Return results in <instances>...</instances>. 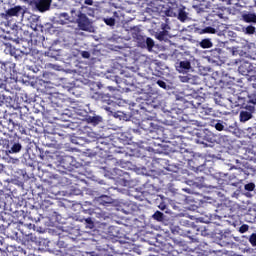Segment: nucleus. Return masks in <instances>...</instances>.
Wrapping results in <instances>:
<instances>
[{"label":"nucleus","mask_w":256,"mask_h":256,"mask_svg":"<svg viewBox=\"0 0 256 256\" xmlns=\"http://www.w3.org/2000/svg\"><path fill=\"white\" fill-rule=\"evenodd\" d=\"M104 23H106L108 27H115V18H104Z\"/></svg>","instance_id":"obj_49"},{"label":"nucleus","mask_w":256,"mask_h":256,"mask_svg":"<svg viewBox=\"0 0 256 256\" xmlns=\"http://www.w3.org/2000/svg\"><path fill=\"white\" fill-rule=\"evenodd\" d=\"M5 101V95L0 94V103H4Z\"/></svg>","instance_id":"obj_64"},{"label":"nucleus","mask_w":256,"mask_h":256,"mask_svg":"<svg viewBox=\"0 0 256 256\" xmlns=\"http://www.w3.org/2000/svg\"><path fill=\"white\" fill-rule=\"evenodd\" d=\"M0 145L7 153H19L23 149L19 140L13 137L0 138Z\"/></svg>","instance_id":"obj_6"},{"label":"nucleus","mask_w":256,"mask_h":256,"mask_svg":"<svg viewBox=\"0 0 256 256\" xmlns=\"http://www.w3.org/2000/svg\"><path fill=\"white\" fill-rule=\"evenodd\" d=\"M249 231V225L247 224H243L240 228H239V233H247Z\"/></svg>","instance_id":"obj_56"},{"label":"nucleus","mask_w":256,"mask_h":256,"mask_svg":"<svg viewBox=\"0 0 256 256\" xmlns=\"http://www.w3.org/2000/svg\"><path fill=\"white\" fill-rule=\"evenodd\" d=\"M246 191H255V183H248L244 186Z\"/></svg>","instance_id":"obj_53"},{"label":"nucleus","mask_w":256,"mask_h":256,"mask_svg":"<svg viewBox=\"0 0 256 256\" xmlns=\"http://www.w3.org/2000/svg\"><path fill=\"white\" fill-rule=\"evenodd\" d=\"M132 37L135 39L138 47H141L142 49L147 48L148 51H152L153 47H155V41H153L152 38H147L143 35H141V29L139 27L134 26L132 29Z\"/></svg>","instance_id":"obj_4"},{"label":"nucleus","mask_w":256,"mask_h":256,"mask_svg":"<svg viewBox=\"0 0 256 256\" xmlns=\"http://www.w3.org/2000/svg\"><path fill=\"white\" fill-rule=\"evenodd\" d=\"M85 221H86L88 227H89L90 229H93V227H94L93 218L88 217V218L85 219Z\"/></svg>","instance_id":"obj_58"},{"label":"nucleus","mask_w":256,"mask_h":256,"mask_svg":"<svg viewBox=\"0 0 256 256\" xmlns=\"http://www.w3.org/2000/svg\"><path fill=\"white\" fill-rule=\"evenodd\" d=\"M199 105V98H193L192 100H185L183 105V111L188 115H195L197 113V107Z\"/></svg>","instance_id":"obj_12"},{"label":"nucleus","mask_w":256,"mask_h":256,"mask_svg":"<svg viewBox=\"0 0 256 256\" xmlns=\"http://www.w3.org/2000/svg\"><path fill=\"white\" fill-rule=\"evenodd\" d=\"M83 15V12H81L77 8H71L66 14V21H69V23H76L79 21V17Z\"/></svg>","instance_id":"obj_14"},{"label":"nucleus","mask_w":256,"mask_h":256,"mask_svg":"<svg viewBox=\"0 0 256 256\" xmlns=\"http://www.w3.org/2000/svg\"><path fill=\"white\" fill-rule=\"evenodd\" d=\"M198 11L205 13L207 9H211L213 7V4L211 3V0H198Z\"/></svg>","instance_id":"obj_25"},{"label":"nucleus","mask_w":256,"mask_h":256,"mask_svg":"<svg viewBox=\"0 0 256 256\" xmlns=\"http://www.w3.org/2000/svg\"><path fill=\"white\" fill-rule=\"evenodd\" d=\"M244 33L246 35H253L255 34V27L253 25H249L246 28H244Z\"/></svg>","instance_id":"obj_44"},{"label":"nucleus","mask_w":256,"mask_h":256,"mask_svg":"<svg viewBox=\"0 0 256 256\" xmlns=\"http://www.w3.org/2000/svg\"><path fill=\"white\" fill-rule=\"evenodd\" d=\"M249 243L253 246L256 247V233H252L249 236Z\"/></svg>","instance_id":"obj_51"},{"label":"nucleus","mask_w":256,"mask_h":256,"mask_svg":"<svg viewBox=\"0 0 256 256\" xmlns=\"http://www.w3.org/2000/svg\"><path fill=\"white\" fill-rule=\"evenodd\" d=\"M156 84L158 87H161V89H167V83L163 80H157Z\"/></svg>","instance_id":"obj_55"},{"label":"nucleus","mask_w":256,"mask_h":256,"mask_svg":"<svg viewBox=\"0 0 256 256\" xmlns=\"http://www.w3.org/2000/svg\"><path fill=\"white\" fill-rule=\"evenodd\" d=\"M53 207H54V204L53 202H51V200H43L40 205V209L44 211L46 217H48L55 211V208Z\"/></svg>","instance_id":"obj_18"},{"label":"nucleus","mask_w":256,"mask_h":256,"mask_svg":"<svg viewBox=\"0 0 256 256\" xmlns=\"http://www.w3.org/2000/svg\"><path fill=\"white\" fill-rule=\"evenodd\" d=\"M121 211L124 215H134L139 211V206L135 202H126L121 206Z\"/></svg>","instance_id":"obj_15"},{"label":"nucleus","mask_w":256,"mask_h":256,"mask_svg":"<svg viewBox=\"0 0 256 256\" xmlns=\"http://www.w3.org/2000/svg\"><path fill=\"white\" fill-rule=\"evenodd\" d=\"M204 223H212L213 222V215L206 216V218H202Z\"/></svg>","instance_id":"obj_59"},{"label":"nucleus","mask_w":256,"mask_h":256,"mask_svg":"<svg viewBox=\"0 0 256 256\" xmlns=\"http://www.w3.org/2000/svg\"><path fill=\"white\" fill-rule=\"evenodd\" d=\"M140 125L141 129L148 131V141H151V139H159V136L155 134V124H153L150 119L143 120Z\"/></svg>","instance_id":"obj_11"},{"label":"nucleus","mask_w":256,"mask_h":256,"mask_svg":"<svg viewBox=\"0 0 256 256\" xmlns=\"http://www.w3.org/2000/svg\"><path fill=\"white\" fill-rule=\"evenodd\" d=\"M196 143L204 145V147H209L211 143H215V134L209 129L200 130L197 132Z\"/></svg>","instance_id":"obj_7"},{"label":"nucleus","mask_w":256,"mask_h":256,"mask_svg":"<svg viewBox=\"0 0 256 256\" xmlns=\"http://www.w3.org/2000/svg\"><path fill=\"white\" fill-rule=\"evenodd\" d=\"M220 244L223 247H227V245H233V235L231 232H225L220 237Z\"/></svg>","instance_id":"obj_22"},{"label":"nucleus","mask_w":256,"mask_h":256,"mask_svg":"<svg viewBox=\"0 0 256 256\" xmlns=\"http://www.w3.org/2000/svg\"><path fill=\"white\" fill-rule=\"evenodd\" d=\"M176 17L179 19V21L185 22L187 21V12L185 11V7H180V10L176 14Z\"/></svg>","instance_id":"obj_33"},{"label":"nucleus","mask_w":256,"mask_h":256,"mask_svg":"<svg viewBox=\"0 0 256 256\" xmlns=\"http://www.w3.org/2000/svg\"><path fill=\"white\" fill-rule=\"evenodd\" d=\"M205 183V178L204 177H196L194 180V184L197 185V187H203Z\"/></svg>","instance_id":"obj_45"},{"label":"nucleus","mask_w":256,"mask_h":256,"mask_svg":"<svg viewBox=\"0 0 256 256\" xmlns=\"http://www.w3.org/2000/svg\"><path fill=\"white\" fill-rule=\"evenodd\" d=\"M84 4L85 5H93V0H85Z\"/></svg>","instance_id":"obj_62"},{"label":"nucleus","mask_w":256,"mask_h":256,"mask_svg":"<svg viewBox=\"0 0 256 256\" xmlns=\"http://www.w3.org/2000/svg\"><path fill=\"white\" fill-rule=\"evenodd\" d=\"M193 231H195V228H189L186 233L192 241H195V234H193Z\"/></svg>","instance_id":"obj_52"},{"label":"nucleus","mask_w":256,"mask_h":256,"mask_svg":"<svg viewBox=\"0 0 256 256\" xmlns=\"http://www.w3.org/2000/svg\"><path fill=\"white\" fill-rule=\"evenodd\" d=\"M157 39H159V41L167 40V31H161L158 33Z\"/></svg>","instance_id":"obj_50"},{"label":"nucleus","mask_w":256,"mask_h":256,"mask_svg":"<svg viewBox=\"0 0 256 256\" xmlns=\"http://www.w3.org/2000/svg\"><path fill=\"white\" fill-rule=\"evenodd\" d=\"M157 6L155 7L157 13H163L166 17H177L179 10L183 7L177 2H163L157 1Z\"/></svg>","instance_id":"obj_3"},{"label":"nucleus","mask_w":256,"mask_h":256,"mask_svg":"<svg viewBox=\"0 0 256 256\" xmlns=\"http://www.w3.org/2000/svg\"><path fill=\"white\" fill-rule=\"evenodd\" d=\"M97 205H103V207H109V205H113V198L107 195H100L95 198Z\"/></svg>","instance_id":"obj_21"},{"label":"nucleus","mask_w":256,"mask_h":256,"mask_svg":"<svg viewBox=\"0 0 256 256\" xmlns=\"http://www.w3.org/2000/svg\"><path fill=\"white\" fill-rule=\"evenodd\" d=\"M51 1L52 0H38L36 1V9L40 13H45V11H49L51 9Z\"/></svg>","instance_id":"obj_20"},{"label":"nucleus","mask_w":256,"mask_h":256,"mask_svg":"<svg viewBox=\"0 0 256 256\" xmlns=\"http://www.w3.org/2000/svg\"><path fill=\"white\" fill-rule=\"evenodd\" d=\"M221 53H223V50H221V48H215L211 50L210 57L212 61L217 62L218 59H221Z\"/></svg>","instance_id":"obj_31"},{"label":"nucleus","mask_w":256,"mask_h":256,"mask_svg":"<svg viewBox=\"0 0 256 256\" xmlns=\"http://www.w3.org/2000/svg\"><path fill=\"white\" fill-rule=\"evenodd\" d=\"M147 97L146 99H143L141 102L140 109L143 111H149V107H153V105H149L148 101H151V96L153 95V89L150 88V90L146 93Z\"/></svg>","instance_id":"obj_24"},{"label":"nucleus","mask_w":256,"mask_h":256,"mask_svg":"<svg viewBox=\"0 0 256 256\" xmlns=\"http://www.w3.org/2000/svg\"><path fill=\"white\" fill-rule=\"evenodd\" d=\"M159 209H161V211H165V209H167V206L165 204H160Z\"/></svg>","instance_id":"obj_61"},{"label":"nucleus","mask_w":256,"mask_h":256,"mask_svg":"<svg viewBox=\"0 0 256 256\" xmlns=\"http://www.w3.org/2000/svg\"><path fill=\"white\" fill-rule=\"evenodd\" d=\"M189 69H191V62L187 60L180 62L179 71H189Z\"/></svg>","instance_id":"obj_35"},{"label":"nucleus","mask_w":256,"mask_h":256,"mask_svg":"<svg viewBox=\"0 0 256 256\" xmlns=\"http://www.w3.org/2000/svg\"><path fill=\"white\" fill-rule=\"evenodd\" d=\"M181 83H193V76L191 74H184L179 76Z\"/></svg>","instance_id":"obj_37"},{"label":"nucleus","mask_w":256,"mask_h":256,"mask_svg":"<svg viewBox=\"0 0 256 256\" xmlns=\"http://www.w3.org/2000/svg\"><path fill=\"white\" fill-rule=\"evenodd\" d=\"M53 23L56 29H59V25L63 27L65 25V13H61L53 18Z\"/></svg>","instance_id":"obj_28"},{"label":"nucleus","mask_w":256,"mask_h":256,"mask_svg":"<svg viewBox=\"0 0 256 256\" xmlns=\"http://www.w3.org/2000/svg\"><path fill=\"white\" fill-rule=\"evenodd\" d=\"M218 183H219L222 187H225V185H230L231 187H236V186H237V184H235V183H231V182H229V181H227V180H221V179L218 180Z\"/></svg>","instance_id":"obj_48"},{"label":"nucleus","mask_w":256,"mask_h":256,"mask_svg":"<svg viewBox=\"0 0 256 256\" xmlns=\"http://www.w3.org/2000/svg\"><path fill=\"white\" fill-rule=\"evenodd\" d=\"M49 221L53 223L54 229L53 233L58 237V245L59 247L65 246V241L63 237H65V218L57 212H53L51 215L48 216Z\"/></svg>","instance_id":"obj_1"},{"label":"nucleus","mask_w":256,"mask_h":256,"mask_svg":"<svg viewBox=\"0 0 256 256\" xmlns=\"http://www.w3.org/2000/svg\"><path fill=\"white\" fill-rule=\"evenodd\" d=\"M66 137H69L71 143L74 145H83V138L75 136V133H67Z\"/></svg>","instance_id":"obj_29"},{"label":"nucleus","mask_w":256,"mask_h":256,"mask_svg":"<svg viewBox=\"0 0 256 256\" xmlns=\"http://www.w3.org/2000/svg\"><path fill=\"white\" fill-rule=\"evenodd\" d=\"M55 164L57 167H65V157L62 155H56Z\"/></svg>","instance_id":"obj_38"},{"label":"nucleus","mask_w":256,"mask_h":256,"mask_svg":"<svg viewBox=\"0 0 256 256\" xmlns=\"http://www.w3.org/2000/svg\"><path fill=\"white\" fill-rule=\"evenodd\" d=\"M65 163H66V165H69L70 167H75L76 169H77V167H79V164L77 163V161L75 160V158L73 156L66 155Z\"/></svg>","instance_id":"obj_32"},{"label":"nucleus","mask_w":256,"mask_h":256,"mask_svg":"<svg viewBox=\"0 0 256 256\" xmlns=\"http://www.w3.org/2000/svg\"><path fill=\"white\" fill-rule=\"evenodd\" d=\"M69 119L65 120V129L66 134L69 133V131H79V129L81 128V124H79V122L75 121L74 118H71V115L68 116Z\"/></svg>","instance_id":"obj_17"},{"label":"nucleus","mask_w":256,"mask_h":256,"mask_svg":"<svg viewBox=\"0 0 256 256\" xmlns=\"http://www.w3.org/2000/svg\"><path fill=\"white\" fill-rule=\"evenodd\" d=\"M213 125L216 129V131H223L225 129V126L223 125V121L219 120L218 122H213Z\"/></svg>","instance_id":"obj_46"},{"label":"nucleus","mask_w":256,"mask_h":256,"mask_svg":"<svg viewBox=\"0 0 256 256\" xmlns=\"http://www.w3.org/2000/svg\"><path fill=\"white\" fill-rule=\"evenodd\" d=\"M242 19L245 23H256V14L255 13L243 14Z\"/></svg>","instance_id":"obj_30"},{"label":"nucleus","mask_w":256,"mask_h":256,"mask_svg":"<svg viewBox=\"0 0 256 256\" xmlns=\"http://www.w3.org/2000/svg\"><path fill=\"white\" fill-rule=\"evenodd\" d=\"M199 46L202 49H211V47H213V42H211V39L205 38L199 42Z\"/></svg>","instance_id":"obj_34"},{"label":"nucleus","mask_w":256,"mask_h":256,"mask_svg":"<svg viewBox=\"0 0 256 256\" xmlns=\"http://www.w3.org/2000/svg\"><path fill=\"white\" fill-rule=\"evenodd\" d=\"M8 133H13V135H27V130L25 127L19 123H15L13 120L7 122Z\"/></svg>","instance_id":"obj_10"},{"label":"nucleus","mask_w":256,"mask_h":256,"mask_svg":"<svg viewBox=\"0 0 256 256\" xmlns=\"http://www.w3.org/2000/svg\"><path fill=\"white\" fill-rule=\"evenodd\" d=\"M235 63H240L238 71L241 75H249L253 73V65L249 61L236 60Z\"/></svg>","instance_id":"obj_13"},{"label":"nucleus","mask_w":256,"mask_h":256,"mask_svg":"<svg viewBox=\"0 0 256 256\" xmlns=\"http://www.w3.org/2000/svg\"><path fill=\"white\" fill-rule=\"evenodd\" d=\"M22 12H23V7L14 6L6 10L4 13V16H5V19H9V17H19V15H21Z\"/></svg>","instance_id":"obj_19"},{"label":"nucleus","mask_w":256,"mask_h":256,"mask_svg":"<svg viewBox=\"0 0 256 256\" xmlns=\"http://www.w3.org/2000/svg\"><path fill=\"white\" fill-rule=\"evenodd\" d=\"M89 215H91L92 217H97V219H99L98 223H101V225H103L104 227L109 228V222L111 221V217H109V215L101 210H88Z\"/></svg>","instance_id":"obj_9"},{"label":"nucleus","mask_w":256,"mask_h":256,"mask_svg":"<svg viewBox=\"0 0 256 256\" xmlns=\"http://www.w3.org/2000/svg\"><path fill=\"white\" fill-rule=\"evenodd\" d=\"M201 34H205V33H208L210 35H215V33H217V29L211 27V26H208V27H205L203 28L201 31H200Z\"/></svg>","instance_id":"obj_42"},{"label":"nucleus","mask_w":256,"mask_h":256,"mask_svg":"<svg viewBox=\"0 0 256 256\" xmlns=\"http://www.w3.org/2000/svg\"><path fill=\"white\" fill-rule=\"evenodd\" d=\"M86 121L90 125L97 126V125H99V123H103V117H101L99 115L87 116Z\"/></svg>","instance_id":"obj_27"},{"label":"nucleus","mask_w":256,"mask_h":256,"mask_svg":"<svg viewBox=\"0 0 256 256\" xmlns=\"http://www.w3.org/2000/svg\"><path fill=\"white\" fill-rule=\"evenodd\" d=\"M256 107V94H249L244 102L241 104V109L239 118L241 123H247L250 119H253V114L255 113Z\"/></svg>","instance_id":"obj_2"},{"label":"nucleus","mask_w":256,"mask_h":256,"mask_svg":"<svg viewBox=\"0 0 256 256\" xmlns=\"http://www.w3.org/2000/svg\"><path fill=\"white\" fill-rule=\"evenodd\" d=\"M5 101V95L0 94V103H4Z\"/></svg>","instance_id":"obj_63"},{"label":"nucleus","mask_w":256,"mask_h":256,"mask_svg":"<svg viewBox=\"0 0 256 256\" xmlns=\"http://www.w3.org/2000/svg\"><path fill=\"white\" fill-rule=\"evenodd\" d=\"M78 29L80 31H86V33H95V27H93V21L87 17V14L82 13L77 20Z\"/></svg>","instance_id":"obj_8"},{"label":"nucleus","mask_w":256,"mask_h":256,"mask_svg":"<svg viewBox=\"0 0 256 256\" xmlns=\"http://www.w3.org/2000/svg\"><path fill=\"white\" fill-rule=\"evenodd\" d=\"M117 159H107L106 160V169H109V171L113 174L115 173L116 179H119V181H124V183H129V173L123 172V170L117 168Z\"/></svg>","instance_id":"obj_5"},{"label":"nucleus","mask_w":256,"mask_h":256,"mask_svg":"<svg viewBox=\"0 0 256 256\" xmlns=\"http://www.w3.org/2000/svg\"><path fill=\"white\" fill-rule=\"evenodd\" d=\"M81 57H83V59H89V57H91V53H89V51H82Z\"/></svg>","instance_id":"obj_60"},{"label":"nucleus","mask_w":256,"mask_h":256,"mask_svg":"<svg viewBox=\"0 0 256 256\" xmlns=\"http://www.w3.org/2000/svg\"><path fill=\"white\" fill-rule=\"evenodd\" d=\"M66 233H69L70 235H73V233L76 235H79V228L77 226H66Z\"/></svg>","instance_id":"obj_41"},{"label":"nucleus","mask_w":256,"mask_h":256,"mask_svg":"<svg viewBox=\"0 0 256 256\" xmlns=\"http://www.w3.org/2000/svg\"><path fill=\"white\" fill-rule=\"evenodd\" d=\"M248 83L250 87H253V89H256V76L255 74L248 77Z\"/></svg>","instance_id":"obj_43"},{"label":"nucleus","mask_w":256,"mask_h":256,"mask_svg":"<svg viewBox=\"0 0 256 256\" xmlns=\"http://www.w3.org/2000/svg\"><path fill=\"white\" fill-rule=\"evenodd\" d=\"M42 181L46 185H49V187H53V178L50 177L49 179H45V178L42 177Z\"/></svg>","instance_id":"obj_57"},{"label":"nucleus","mask_w":256,"mask_h":256,"mask_svg":"<svg viewBox=\"0 0 256 256\" xmlns=\"http://www.w3.org/2000/svg\"><path fill=\"white\" fill-rule=\"evenodd\" d=\"M42 31H44L45 33H49V35H55V33H59V30L57 29V26L54 22H47L42 25Z\"/></svg>","instance_id":"obj_23"},{"label":"nucleus","mask_w":256,"mask_h":256,"mask_svg":"<svg viewBox=\"0 0 256 256\" xmlns=\"http://www.w3.org/2000/svg\"><path fill=\"white\" fill-rule=\"evenodd\" d=\"M0 71H2V73H7L9 71V63L1 62L0 63Z\"/></svg>","instance_id":"obj_47"},{"label":"nucleus","mask_w":256,"mask_h":256,"mask_svg":"<svg viewBox=\"0 0 256 256\" xmlns=\"http://www.w3.org/2000/svg\"><path fill=\"white\" fill-rule=\"evenodd\" d=\"M201 161H203V163H199V159L197 158H193L191 160V163H193L195 166H194V169H197V171H199V169H201V167H203V165H205V160L203 158H200Z\"/></svg>","instance_id":"obj_39"},{"label":"nucleus","mask_w":256,"mask_h":256,"mask_svg":"<svg viewBox=\"0 0 256 256\" xmlns=\"http://www.w3.org/2000/svg\"><path fill=\"white\" fill-rule=\"evenodd\" d=\"M92 99H94V101H97V103H102L105 105H111V103H113V101L111 100V95L99 92L94 93L92 95Z\"/></svg>","instance_id":"obj_16"},{"label":"nucleus","mask_w":256,"mask_h":256,"mask_svg":"<svg viewBox=\"0 0 256 256\" xmlns=\"http://www.w3.org/2000/svg\"><path fill=\"white\" fill-rule=\"evenodd\" d=\"M222 1V3H225V5H237L239 3V0H219Z\"/></svg>","instance_id":"obj_54"},{"label":"nucleus","mask_w":256,"mask_h":256,"mask_svg":"<svg viewBox=\"0 0 256 256\" xmlns=\"http://www.w3.org/2000/svg\"><path fill=\"white\" fill-rule=\"evenodd\" d=\"M152 219H154L155 221H163L165 219V214H163L161 211H156L153 215H152Z\"/></svg>","instance_id":"obj_40"},{"label":"nucleus","mask_w":256,"mask_h":256,"mask_svg":"<svg viewBox=\"0 0 256 256\" xmlns=\"http://www.w3.org/2000/svg\"><path fill=\"white\" fill-rule=\"evenodd\" d=\"M196 113L201 115V117H205V115H211V113H213V108L204 107L201 102H199V105L196 108Z\"/></svg>","instance_id":"obj_26"},{"label":"nucleus","mask_w":256,"mask_h":256,"mask_svg":"<svg viewBox=\"0 0 256 256\" xmlns=\"http://www.w3.org/2000/svg\"><path fill=\"white\" fill-rule=\"evenodd\" d=\"M157 164L161 165L162 169H166V171H169V160L164 158H158Z\"/></svg>","instance_id":"obj_36"}]
</instances>
